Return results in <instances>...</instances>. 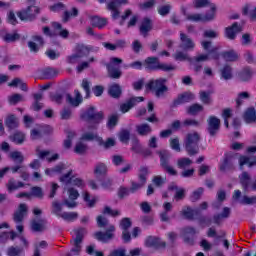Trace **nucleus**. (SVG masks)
Wrapping results in <instances>:
<instances>
[{"instance_id": "c9c22d12", "label": "nucleus", "mask_w": 256, "mask_h": 256, "mask_svg": "<svg viewBox=\"0 0 256 256\" xmlns=\"http://www.w3.org/2000/svg\"><path fill=\"white\" fill-rule=\"evenodd\" d=\"M94 175L96 177H105L107 175V165L105 163H99L94 169Z\"/></svg>"}, {"instance_id": "864d4df0", "label": "nucleus", "mask_w": 256, "mask_h": 256, "mask_svg": "<svg viewBox=\"0 0 256 256\" xmlns=\"http://www.w3.org/2000/svg\"><path fill=\"white\" fill-rule=\"evenodd\" d=\"M60 217L64 221H75L79 217V214L77 212H63Z\"/></svg>"}, {"instance_id": "0eeeda50", "label": "nucleus", "mask_w": 256, "mask_h": 256, "mask_svg": "<svg viewBox=\"0 0 256 256\" xmlns=\"http://www.w3.org/2000/svg\"><path fill=\"white\" fill-rule=\"evenodd\" d=\"M217 12V6L215 4H211V12L207 13L205 16L201 14H188L186 16L187 21H194L195 23H199V21H213L215 19V13Z\"/></svg>"}, {"instance_id": "37998d69", "label": "nucleus", "mask_w": 256, "mask_h": 256, "mask_svg": "<svg viewBox=\"0 0 256 256\" xmlns=\"http://www.w3.org/2000/svg\"><path fill=\"white\" fill-rule=\"evenodd\" d=\"M238 77L240 81H249L251 77H253V72L251 71V68H244L239 74Z\"/></svg>"}, {"instance_id": "6ab92c4d", "label": "nucleus", "mask_w": 256, "mask_h": 256, "mask_svg": "<svg viewBox=\"0 0 256 256\" xmlns=\"http://www.w3.org/2000/svg\"><path fill=\"white\" fill-rule=\"evenodd\" d=\"M32 39L33 41L28 42V47L33 53H37V51H39V47H43V45H45V40H43L42 36L38 35L33 36ZM34 41H36L38 44Z\"/></svg>"}, {"instance_id": "4be33fe9", "label": "nucleus", "mask_w": 256, "mask_h": 256, "mask_svg": "<svg viewBox=\"0 0 256 256\" xmlns=\"http://www.w3.org/2000/svg\"><path fill=\"white\" fill-rule=\"evenodd\" d=\"M52 27L54 29V37H56V35H60V37H63L64 39L69 37V31L67 29H63V26L60 23L52 22Z\"/></svg>"}, {"instance_id": "39448f33", "label": "nucleus", "mask_w": 256, "mask_h": 256, "mask_svg": "<svg viewBox=\"0 0 256 256\" xmlns=\"http://www.w3.org/2000/svg\"><path fill=\"white\" fill-rule=\"evenodd\" d=\"M121 63H123V59L121 58H118V57L110 58V63L106 64L108 77H110V79H121L123 72L121 71V68L115 66V65H121Z\"/></svg>"}, {"instance_id": "dca6fc26", "label": "nucleus", "mask_w": 256, "mask_h": 256, "mask_svg": "<svg viewBox=\"0 0 256 256\" xmlns=\"http://www.w3.org/2000/svg\"><path fill=\"white\" fill-rule=\"evenodd\" d=\"M243 31V27L239 25V23L235 22L230 27H227L225 29V35L227 39H230L231 41L235 40V37H237L238 33H241Z\"/></svg>"}, {"instance_id": "e2e57ef3", "label": "nucleus", "mask_w": 256, "mask_h": 256, "mask_svg": "<svg viewBox=\"0 0 256 256\" xmlns=\"http://www.w3.org/2000/svg\"><path fill=\"white\" fill-rule=\"evenodd\" d=\"M23 100V95L21 94H14L8 98L10 105H17V103H21Z\"/></svg>"}, {"instance_id": "5701e85b", "label": "nucleus", "mask_w": 256, "mask_h": 256, "mask_svg": "<svg viewBox=\"0 0 256 256\" xmlns=\"http://www.w3.org/2000/svg\"><path fill=\"white\" fill-rule=\"evenodd\" d=\"M136 131L141 137H147V135L151 134V131H153V129L148 123H142L136 125Z\"/></svg>"}, {"instance_id": "0e129e2a", "label": "nucleus", "mask_w": 256, "mask_h": 256, "mask_svg": "<svg viewBox=\"0 0 256 256\" xmlns=\"http://www.w3.org/2000/svg\"><path fill=\"white\" fill-rule=\"evenodd\" d=\"M131 225H133V223L131 222V218H123L120 221V227H121L122 231H127V230L131 229Z\"/></svg>"}, {"instance_id": "4468645a", "label": "nucleus", "mask_w": 256, "mask_h": 256, "mask_svg": "<svg viewBox=\"0 0 256 256\" xmlns=\"http://www.w3.org/2000/svg\"><path fill=\"white\" fill-rule=\"evenodd\" d=\"M180 41L179 48L182 49V51H193V49H195V42L193 39L183 32L180 33Z\"/></svg>"}, {"instance_id": "09e8293b", "label": "nucleus", "mask_w": 256, "mask_h": 256, "mask_svg": "<svg viewBox=\"0 0 256 256\" xmlns=\"http://www.w3.org/2000/svg\"><path fill=\"white\" fill-rule=\"evenodd\" d=\"M239 165H240V167H243V165H248V167H253V165H256V159L254 158L251 161L250 157L240 156V158H239Z\"/></svg>"}, {"instance_id": "7c9ffc66", "label": "nucleus", "mask_w": 256, "mask_h": 256, "mask_svg": "<svg viewBox=\"0 0 256 256\" xmlns=\"http://www.w3.org/2000/svg\"><path fill=\"white\" fill-rule=\"evenodd\" d=\"M223 59L228 62L239 61V54L235 50H230L222 53Z\"/></svg>"}, {"instance_id": "3c124183", "label": "nucleus", "mask_w": 256, "mask_h": 256, "mask_svg": "<svg viewBox=\"0 0 256 256\" xmlns=\"http://www.w3.org/2000/svg\"><path fill=\"white\" fill-rule=\"evenodd\" d=\"M61 211H63V205L59 203V201L52 202V213H54V215L57 217H61L63 214Z\"/></svg>"}, {"instance_id": "6e6552de", "label": "nucleus", "mask_w": 256, "mask_h": 256, "mask_svg": "<svg viewBox=\"0 0 256 256\" xmlns=\"http://www.w3.org/2000/svg\"><path fill=\"white\" fill-rule=\"evenodd\" d=\"M39 15V7L30 5L26 9L17 12V17L22 21H33Z\"/></svg>"}, {"instance_id": "423d86ee", "label": "nucleus", "mask_w": 256, "mask_h": 256, "mask_svg": "<svg viewBox=\"0 0 256 256\" xmlns=\"http://www.w3.org/2000/svg\"><path fill=\"white\" fill-rule=\"evenodd\" d=\"M81 119L99 125L103 119V112H99L95 109V107L91 106L87 111L81 114Z\"/></svg>"}, {"instance_id": "412c9836", "label": "nucleus", "mask_w": 256, "mask_h": 256, "mask_svg": "<svg viewBox=\"0 0 256 256\" xmlns=\"http://www.w3.org/2000/svg\"><path fill=\"white\" fill-rule=\"evenodd\" d=\"M230 215L231 208L224 207L221 214H216L213 216V222L215 223V225H221V221H223V219H229Z\"/></svg>"}, {"instance_id": "2f4dec72", "label": "nucleus", "mask_w": 256, "mask_h": 256, "mask_svg": "<svg viewBox=\"0 0 256 256\" xmlns=\"http://www.w3.org/2000/svg\"><path fill=\"white\" fill-rule=\"evenodd\" d=\"M199 213V210H193L191 207H186L181 211V215L185 217V219H189L193 221L195 219V215Z\"/></svg>"}, {"instance_id": "bb28decb", "label": "nucleus", "mask_w": 256, "mask_h": 256, "mask_svg": "<svg viewBox=\"0 0 256 256\" xmlns=\"http://www.w3.org/2000/svg\"><path fill=\"white\" fill-rule=\"evenodd\" d=\"M203 109H204L203 105L195 103L187 107L186 113L188 115L195 116V115H199V113H201Z\"/></svg>"}, {"instance_id": "e433bc0d", "label": "nucleus", "mask_w": 256, "mask_h": 256, "mask_svg": "<svg viewBox=\"0 0 256 256\" xmlns=\"http://www.w3.org/2000/svg\"><path fill=\"white\" fill-rule=\"evenodd\" d=\"M97 143L100 147H104V149H111V147H115V140L113 138H108L106 141L103 138H97Z\"/></svg>"}, {"instance_id": "f3484780", "label": "nucleus", "mask_w": 256, "mask_h": 256, "mask_svg": "<svg viewBox=\"0 0 256 256\" xmlns=\"http://www.w3.org/2000/svg\"><path fill=\"white\" fill-rule=\"evenodd\" d=\"M152 30H153V20H151L148 17L143 18L139 27V31L141 35H143V37H147V35L149 34V31H152Z\"/></svg>"}, {"instance_id": "f704fd0d", "label": "nucleus", "mask_w": 256, "mask_h": 256, "mask_svg": "<svg viewBox=\"0 0 256 256\" xmlns=\"http://www.w3.org/2000/svg\"><path fill=\"white\" fill-rule=\"evenodd\" d=\"M59 75V71L55 68H45L42 71L43 79H53Z\"/></svg>"}, {"instance_id": "5fc2aeb1", "label": "nucleus", "mask_w": 256, "mask_h": 256, "mask_svg": "<svg viewBox=\"0 0 256 256\" xmlns=\"http://www.w3.org/2000/svg\"><path fill=\"white\" fill-rule=\"evenodd\" d=\"M94 139H99L95 132H84L80 138V141H94Z\"/></svg>"}, {"instance_id": "13d9d810", "label": "nucleus", "mask_w": 256, "mask_h": 256, "mask_svg": "<svg viewBox=\"0 0 256 256\" xmlns=\"http://www.w3.org/2000/svg\"><path fill=\"white\" fill-rule=\"evenodd\" d=\"M205 189H203L202 187L198 188L197 190H195L192 195L190 196V199L193 203L199 201V199H201V195H203Z\"/></svg>"}, {"instance_id": "a19ab883", "label": "nucleus", "mask_w": 256, "mask_h": 256, "mask_svg": "<svg viewBox=\"0 0 256 256\" xmlns=\"http://www.w3.org/2000/svg\"><path fill=\"white\" fill-rule=\"evenodd\" d=\"M193 165V160L190 158H180L177 160L178 169H187V167H191Z\"/></svg>"}, {"instance_id": "de8ad7c7", "label": "nucleus", "mask_w": 256, "mask_h": 256, "mask_svg": "<svg viewBox=\"0 0 256 256\" xmlns=\"http://www.w3.org/2000/svg\"><path fill=\"white\" fill-rule=\"evenodd\" d=\"M200 101L204 105H211V92H206V91H200L199 93Z\"/></svg>"}, {"instance_id": "f8f14e48", "label": "nucleus", "mask_w": 256, "mask_h": 256, "mask_svg": "<svg viewBox=\"0 0 256 256\" xmlns=\"http://www.w3.org/2000/svg\"><path fill=\"white\" fill-rule=\"evenodd\" d=\"M142 101H145L143 96L131 97L120 105V111L122 113H128V111H131V109H133L137 103H142Z\"/></svg>"}, {"instance_id": "338daca9", "label": "nucleus", "mask_w": 256, "mask_h": 256, "mask_svg": "<svg viewBox=\"0 0 256 256\" xmlns=\"http://www.w3.org/2000/svg\"><path fill=\"white\" fill-rule=\"evenodd\" d=\"M19 37L20 36L17 33H8L4 35L3 39L6 41V43H13L14 41L19 40Z\"/></svg>"}, {"instance_id": "c03bdc74", "label": "nucleus", "mask_w": 256, "mask_h": 256, "mask_svg": "<svg viewBox=\"0 0 256 256\" xmlns=\"http://www.w3.org/2000/svg\"><path fill=\"white\" fill-rule=\"evenodd\" d=\"M10 139L13 141V143L21 145L25 141V134L23 132H15L12 136H10Z\"/></svg>"}, {"instance_id": "f257e3e1", "label": "nucleus", "mask_w": 256, "mask_h": 256, "mask_svg": "<svg viewBox=\"0 0 256 256\" xmlns=\"http://www.w3.org/2000/svg\"><path fill=\"white\" fill-rule=\"evenodd\" d=\"M166 78L151 79L146 83L145 88L147 91L154 93L155 97H165V93L169 92V87H167Z\"/></svg>"}, {"instance_id": "aec40b11", "label": "nucleus", "mask_w": 256, "mask_h": 256, "mask_svg": "<svg viewBox=\"0 0 256 256\" xmlns=\"http://www.w3.org/2000/svg\"><path fill=\"white\" fill-rule=\"evenodd\" d=\"M75 98L71 96V94H66V100L67 102L72 105V107H79L81 103H83V96H81V92L79 90H75Z\"/></svg>"}, {"instance_id": "ea45409f", "label": "nucleus", "mask_w": 256, "mask_h": 256, "mask_svg": "<svg viewBox=\"0 0 256 256\" xmlns=\"http://www.w3.org/2000/svg\"><path fill=\"white\" fill-rule=\"evenodd\" d=\"M173 57L175 61H189V63L193 61V59L189 57V54L183 51H176V53L173 54Z\"/></svg>"}, {"instance_id": "9b49d317", "label": "nucleus", "mask_w": 256, "mask_h": 256, "mask_svg": "<svg viewBox=\"0 0 256 256\" xmlns=\"http://www.w3.org/2000/svg\"><path fill=\"white\" fill-rule=\"evenodd\" d=\"M113 233H115V226L110 225L106 232L98 231L94 234V237L97 239V241L109 243V241L115 237V234Z\"/></svg>"}, {"instance_id": "473e14b6", "label": "nucleus", "mask_w": 256, "mask_h": 256, "mask_svg": "<svg viewBox=\"0 0 256 256\" xmlns=\"http://www.w3.org/2000/svg\"><path fill=\"white\" fill-rule=\"evenodd\" d=\"M91 25L92 27H98V29H103V27L107 25V19L93 16L91 18Z\"/></svg>"}, {"instance_id": "8fccbe9b", "label": "nucleus", "mask_w": 256, "mask_h": 256, "mask_svg": "<svg viewBox=\"0 0 256 256\" xmlns=\"http://www.w3.org/2000/svg\"><path fill=\"white\" fill-rule=\"evenodd\" d=\"M147 175H149V167L141 166L139 169V175H138L139 181H143V183H147Z\"/></svg>"}, {"instance_id": "603ef678", "label": "nucleus", "mask_w": 256, "mask_h": 256, "mask_svg": "<svg viewBox=\"0 0 256 256\" xmlns=\"http://www.w3.org/2000/svg\"><path fill=\"white\" fill-rule=\"evenodd\" d=\"M79 15V10L77 8H72V12L65 11L63 16V23H67L71 17H77Z\"/></svg>"}, {"instance_id": "9d476101", "label": "nucleus", "mask_w": 256, "mask_h": 256, "mask_svg": "<svg viewBox=\"0 0 256 256\" xmlns=\"http://www.w3.org/2000/svg\"><path fill=\"white\" fill-rule=\"evenodd\" d=\"M207 125V131L210 137H215L219 133V129H221V119L217 118V116H209Z\"/></svg>"}, {"instance_id": "72a5a7b5", "label": "nucleus", "mask_w": 256, "mask_h": 256, "mask_svg": "<svg viewBox=\"0 0 256 256\" xmlns=\"http://www.w3.org/2000/svg\"><path fill=\"white\" fill-rule=\"evenodd\" d=\"M5 125L8 129H17L19 127V120L15 115H10L6 118Z\"/></svg>"}, {"instance_id": "49530a36", "label": "nucleus", "mask_w": 256, "mask_h": 256, "mask_svg": "<svg viewBox=\"0 0 256 256\" xmlns=\"http://www.w3.org/2000/svg\"><path fill=\"white\" fill-rule=\"evenodd\" d=\"M118 137L121 143H129V139H131V131H129L128 129H122L119 132Z\"/></svg>"}, {"instance_id": "69168bd1", "label": "nucleus", "mask_w": 256, "mask_h": 256, "mask_svg": "<svg viewBox=\"0 0 256 256\" xmlns=\"http://www.w3.org/2000/svg\"><path fill=\"white\" fill-rule=\"evenodd\" d=\"M73 139H75V132H68L67 139L64 140L65 149H71V145L73 143Z\"/></svg>"}, {"instance_id": "4c0bfd02", "label": "nucleus", "mask_w": 256, "mask_h": 256, "mask_svg": "<svg viewBox=\"0 0 256 256\" xmlns=\"http://www.w3.org/2000/svg\"><path fill=\"white\" fill-rule=\"evenodd\" d=\"M30 197H36V199H43V197H45L43 188L39 186H33L32 188H30Z\"/></svg>"}, {"instance_id": "20e7f679", "label": "nucleus", "mask_w": 256, "mask_h": 256, "mask_svg": "<svg viewBox=\"0 0 256 256\" xmlns=\"http://www.w3.org/2000/svg\"><path fill=\"white\" fill-rule=\"evenodd\" d=\"M160 157V167L173 177L177 176V170L171 165L169 160L171 159V153L167 150H161L157 152Z\"/></svg>"}, {"instance_id": "c85d7f7f", "label": "nucleus", "mask_w": 256, "mask_h": 256, "mask_svg": "<svg viewBox=\"0 0 256 256\" xmlns=\"http://www.w3.org/2000/svg\"><path fill=\"white\" fill-rule=\"evenodd\" d=\"M221 78L224 79V81H229L233 79V68L229 65H225L221 70Z\"/></svg>"}, {"instance_id": "680f3d73", "label": "nucleus", "mask_w": 256, "mask_h": 256, "mask_svg": "<svg viewBox=\"0 0 256 256\" xmlns=\"http://www.w3.org/2000/svg\"><path fill=\"white\" fill-rule=\"evenodd\" d=\"M167 181L166 177L163 176H154L152 179L153 184L155 185V187H163V185H165V182Z\"/></svg>"}, {"instance_id": "a878e982", "label": "nucleus", "mask_w": 256, "mask_h": 256, "mask_svg": "<svg viewBox=\"0 0 256 256\" xmlns=\"http://www.w3.org/2000/svg\"><path fill=\"white\" fill-rule=\"evenodd\" d=\"M93 51V46H86L84 44H78L76 46V53L80 55V57H87L89 53Z\"/></svg>"}, {"instance_id": "052dcab7", "label": "nucleus", "mask_w": 256, "mask_h": 256, "mask_svg": "<svg viewBox=\"0 0 256 256\" xmlns=\"http://www.w3.org/2000/svg\"><path fill=\"white\" fill-rule=\"evenodd\" d=\"M21 253H23V248L15 246H11L7 251L8 256H21Z\"/></svg>"}, {"instance_id": "2eb2a0df", "label": "nucleus", "mask_w": 256, "mask_h": 256, "mask_svg": "<svg viewBox=\"0 0 256 256\" xmlns=\"http://www.w3.org/2000/svg\"><path fill=\"white\" fill-rule=\"evenodd\" d=\"M29 213V207L25 203L19 204L17 210L13 214V221L23 223L25 216Z\"/></svg>"}, {"instance_id": "c756f323", "label": "nucleus", "mask_w": 256, "mask_h": 256, "mask_svg": "<svg viewBox=\"0 0 256 256\" xmlns=\"http://www.w3.org/2000/svg\"><path fill=\"white\" fill-rule=\"evenodd\" d=\"M108 93L113 99H119L122 93L121 86L119 84H112L109 87Z\"/></svg>"}, {"instance_id": "4d7b16f0", "label": "nucleus", "mask_w": 256, "mask_h": 256, "mask_svg": "<svg viewBox=\"0 0 256 256\" xmlns=\"http://www.w3.org/2000/svg\"><path fill=\"white\" fill-rule=\"evenodd\" d=\"M72 180H73V170H70L68 173L60 177V182L64 183L65 185H71Z\"/></svg>"}, {"instance_id": "b1692460", "label": "nucleus", "mask_w": 256, "mask_h": 256, "mask_svg": "<svg viewBox=\"0 0 256 256\" xmlns=\"http://www.w3.org/2000/svg\"><path fill=\"white\" fill-rule=\"evenodd\" d=\"M9 193H13V191H17V189H21L25 187V183L21 181H16L14 178H11L6 184Z\"/></svg>"}, {"instance_id": "a211bd4d", "label": "nucleus", "mask_w": 256, "mask_h": 256, "mask_svg": "<svg viewBox=\"0 0 256 256\" xmlns=\"http://www.w3.org/2000/svg\"><path fill=\"white\" fill-rule=\"evenodd\" d=\"M31 229L35 233H41L47 229V220L45 219H34L31 221Z\"/></svg>"}, {"instance_id": "bf43d9fd", "label": "nucleus", "mask_w": 256, "mask_h": 256, "mask_svg": "<svg viewBox=\"0 0 256 256\" xmlns=\"http://www.w3.org/2000/svg\"><path fill=\"white\" fill-rule=\"evenodd\" d=\"M145 183H147V182H143V181L135 182V181H132L131 182V187H130L131 193H137V191H139V189H143V187H145Z\"/></svg>"}, {"instance_id": "7ed1b4c3", "label": "nucleus", "mask_w": 256, "mask_h": 256, "mask_svg": "<svg viewBox=\"0 0 256 256\" xmlns=\"http://www.w3.org/2000/svg\"><path fill=\"white\" fill-rule=\"evenodd\" d=\"M199 141H201V135L197 132H190L186 134L184 147L190 157L199 153Z\"/></svg>"}, {"instance_id": "393cba45", "label": "nucleus", "mask_w": 256, "mask_h": 256, "mask_svg": "<svg viewBox=\"0 0 256 256\" xmlns=\"http://www.w3.org/2000/svg\"><path fill=\"white\" fill-rule=\"evenodd\" d=\"M243 119H244L245 123H256L255 108H248L243 115Z\"/></svg>"}, {"instance_id": "1a4fd4ad", "label": "nucleus", "mask_w": 256, "mask_h": 256, "mask_svg": "<svg viewBox=\"0 0 256 256\" xmlns=\"http://www.w3.org/2000/svg\"><path fill=\"white\" fill-rule=\"evenodd\" d=\"M237 158L233 154H225L222 163L220 164L221 173H227V171H235Z\"/></svg>"}, {"instance_id": "cd10ccee", "label": "nucleus", "mask_w": 256, "mask_h": 256, "mask_svg": "<svg viewBox=\"0 0 256 256\" xmlns=\"http://www.w3.org/2000/svg\"><path fill=\"white\" fill-rule=\"evenodd\" d=\"M239 179L244 191H247L251 185V175H249L248 172H242V174L239 176Z\"/></svg>"}, {"instance_id": "f03ea898", "label": "nucleus", "mask_w": 256, "mask_h": 256, "mask_svg": "<svg viewBox=\"0 0 256 256\" xmlns=\"http://www.w3.org/2000/svg\"><path fill=\"white\" fill-rule=\"evenodd\" d=\"M144 67L148 71H165L166 73H171L175 71L177 66L173 64L161 63L158 57H148L144 61Z\"/></svg>"}, {"instance_id": "58836bf2", "label": "nucleus", "mask_w": 256, "mask_h": 256, "mask_svg": "<svg viewBox=\"0 0 256 256\" xmlns=\"http://www.w3.org/2000/svg\"><path fill=\"white\" fill-rule=\"evenodd\" d=\"M74 233H75L76 237L74 238V240L72 242L83 243V238L85 237V235H87V230L85 228H78V229L74 230Z\"/></svg>"}, {"instance_id": "774afa93", "label": "nucleus", "mask_w": 256, "mask_h": 256, "mask_svg": "<svg viewBox=\"0 0 256 256\" xmlns=\"http://www.w3.org/2000/svg\"><path fill=\"white\" fill-rule=\"evenodd\" d=\"M125 255H127V249L117 248L112 250L108 256H125Z\"/></svg>"}, {"instance_id": "a18cd8bd", "label": "nucleus", "mask_w": 256, "mask_h": 256, "mask_svg": "<svg viewBox=\"0 0 256 256\" xmlns=\"http://www.w3.org/2000/svg\"><path fill=\"white\" fill-rule=\"evenodd\" d=\"M10 159L14 161V163L23 164V161H25V157L23 154L19 151H14L9 154Z\"/></svg>"}, {"instance_id": "79ce46f5", "label": "nucleus", "mask_w": 256, "mask_h": 256, "mask_svg": "<svg viewBox=\"0 0 256 256\" xmlns=\"http://www.w3.org/2000/svg\"><path fill=\"white\" fill-rule=\"evenodd\" d=\"M89 149V147L87 146V144L83 143V142H77L75 147H74V152L77 153V155H85V153H87V150Z\"/></svg>"}, {"instance_id": "ddd939ff", "label": "nucleus", "mask_w": 256, "mask_h": 256, "mask_svg": "<svg viewBox=\"0 0 256 256\" xmlns=\"http://www.w3.org/2000/svg\"><path fill=\"white\" fill-rule=\"evenodd\" d=\"M195 99V94L192 92H184L177 96L172 103V107H179V105H184V103H191Z\"/></svg>"}, {"instance_id": "6e6d98bb", "label": "nucleus", "mask_w": 256, "mask_h": 256, "mask_svg": "<svg viewBox=\"0 0 256 256\" xmlns=\"http://www.w3.org/2000/svg\"><path fill=\"white\" fill-rule=\"evenodd\" d=\"M107 9L108 11H112L113 19H119V15H121V12H119V8H117L115 4L107 3Z\"/></svg>"}]
</instances>
